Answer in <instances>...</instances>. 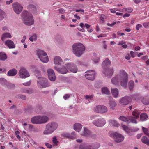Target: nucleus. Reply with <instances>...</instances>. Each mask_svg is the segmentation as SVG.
<instances>
[{
	"instance_id": "obj_39",
	"label": "nucleus",
	"mask_w": 149,
	"mask_h": 149,
	"mask_svg": "<svg viewBox=\"0 0 149 149\" xmlns=\"http://www.w3.org/2000/svg\"><path fill=\"white\" fill-rule=\"evenodd\" d=\"M142 142L147 145L149 146V140L146 136L143 137L141 139Z\"/></svg>"
},
{
	"instance_id": "obj_7",
	"label": "nucleus",
	"mask_w": 149,
	"mask_h": 149,
	"mask_svg": "<svg viewBox=\"0 0 149 149\" xmlns=\"http://www.w3.org/2000/svg\"><path fill=\"white\" fill-rule=\"evenodd\" d=\"M93 111L97 113L103 114L107 112L108 111V109L105 106L98 105L96 106L94 108Z\"/></svg>"
},
{
	"instance_id": "obj_53",
	"label": "nucleus",
	"mask_w": 149,
	"mask_h": 149,
	"mask_svg": "<svg viewBox=\"0 0 149 149\" xmlns=\"http://www.w3.org/2000/svg\"><path fill=\"white\" fill-rule=\"evenodd\" d=\"M33 90L31 88H27L26 93H27L29 94H31L33 93Z\"/></svg>"
},
{
	"instance_id": "obj_50",
	"label": "nucleus",
	"mask_w": 149,
	"mask_h": 149,
	"mask_svg": "<svg viewBox=\"0 0 149 149\" xmlns=\"http://www.w3.org/2000/svg\"><path fill=\"white\" fill-rule=\"evenodd\" d=\"M84 97L85 98H86V99L88 100L91 101L93 100V95H86L84 96Z\"/></svg>"
},
{
	"instance_id": "obj_62",
	"label": "nucleus",
	"mask_w": 149,
	"mask_h": 149,
	"mask_svg": "<svg viewBox=\"0 0 149 149\" xmlns=\"http://www.w3.org/2000/svg\"><path fill=\"white\" fill-rule=\"evenodd\" d=\"M105 18V16L104 15L102 14L100 15V19L102 21H103Z\"/></svg>"
},
{
	"instance_id": "obj_59",
	"label": "nucleus",
	"mask_w": 149,
	"mask_h": 149,
	"mask_svg": "<svg viewBox=\"0 0 149 149\" xmlns=\"http://www.w3.org/2000/svg\"><path fill=\"white\" fill-rule=\"evenodd\" d=\"M125 42L124 41H122L119 42L118 45H122V46L125 44Z\"/></svg>"
},
{
	"instance_id": "obj_8",
	"label": "nucleus",
	"mask_w": 149,
	"mask_h": 149,
	"mask_svg": "<svg viewBox=\"0 0 149 149\" xmlns=\"http://www.w3.org/2000/svg\"><path fill=\"white\" fill-rule=\"evenodd\" d=\"M110 136L112 137L114 141L116 143H119L123 141L124 139V137L121 134L116 132L112 134H109Z\"/></svg>"
},
{
	"instance_id": "obj_23",
	"label": "nucleus",
	"mask_w": 149,
	"mask_h": 149,
	"mask_svg": "<svg viewBox=\"0 0 149 149\" xmlns=\"http://www.w3.org/2000/svg\"><path fill=\"white\" fill-rule=\"evenodd\" d=\"M63 136L71 139H74L75 138L76 136L74 132H72L71 134L68 133H64L62 134Z\"/></svg>"
},
{
	"instance_id": "obj_60",
	"label": "nucleus",
	"mask_w": 149,
	"mask_h": 149,
	"mask_svg": "<svg viewBox=\"0 0 149 149\" xmlns=\"http://www.w3.org/2000/svg\"><path fill=\"white\" fill-rule=\"evenodd\" d=\"M6 70V69L5 68H0V73L5 72Z\"/></svg>"
},
{
	"instance_id": "obj_51",
	"label": "nucleus",
	"mask_w": 149,
	"mask_h": 149,
	"mask_svg": "<svg viewBox=\"0 0 149 149\" xmlns=\"http://www.w3.org/2000/svg\"><path fill=\"white\" fill-rule=\"evenodd\" d=\"M139 130V128L137 127L133 128H132L130 129V134L131 135V132H135Z\"/></svg>"
},
{
	"instance_id": "obj_12",
	"label": "nucleus",
	"mask_w": 149,
	"mask_h": 149,
	"mask_svg": "<svg viewBox=\"0 0 149 149\" xmlns=\"http://www.w3.org/2000/svg\"><path fill=\"white\" fill-rule=\"evenodd\" d=\"M118 118L119 120L124 122H127L130 121V122L136 124L137 123L136 119L131 116L126 117L124 116H122L119 117Z\"/></svg>"
},
{
	"instance_id": "obj_55",
	"label": "nucleus",
	"mask_w": 149,
	"mask_h": 149,
	"mask_svg": "<svg viewBox=\"0 0 149 149\" xmlns=\"http://www.w3.org/2000/svg\"><path fill=\"white\" fill-rule=\"evenodd\" d=\"M108 35V33H105V34H101L97 36V37L98 38H99L100 37H106Z\"/></svg>"
},
{
	"instance_id": "obj_49",
	"label": "nucleus",
	"mask_w": 149,
	"mask_h": 149,
	"mask_svg": "<svg viewBox=\"0 0 149 149\" xmlns=\"http://www.w3.org/2000/svg\"><path fill=\"white\" fill-rule=\"evenodd\" d=\"M142 128L145 134L149 136V132L148 129L146 128L143 127H142Z\"/></svg>"
},
{
	"instance_id": "obj_57",
	"label": "nucleus",
	"mask_w": 149,
	"mask_h": 149,
	"mask_svg": "<svg viewBox=\"0 0 149 149\" xmlns=\"http://www.w3.org/2000/svg\"><path fill=\"white\" fill-rule=\"evenodd\" d=\"M142 26V25L139 24H138L136 25V30H139V29L141 28Z\"/></svg>"
},
{
	"instance_id": "obj_58",
	"label": "nucleus",
	"mask_w": 149,
	"mask_h": 149,
	"mask_svg": "<svg viewBox=\"0 0 149 149\" xmlns=\"http://www.w3.org/2000/svg\"><path fill=\"white\" fill-rule=\"evenodd\" d=\"M27 89L26 88H22L20 89V91L22 93H26Z\"/></svg>"
},
{
	"instance_id": "obj_21",
	"label": "nucleus",
	"mask_w": 149,
	"mask_h": 149,
	"mask_svg": "<svg viewBox=\"0 0 149 149\" xmlns=\"http://www.w3.org/2000/svg\"><path fill=\"white\" fill-rule=\"evenodd\" d=\"M55 68L58 72L62 74H65L67 73L68 70L67 67L66 66L65 64L64 66L61 69L56 67H55Z\"/></svg>"
},
{
	"instance_id": "obj_29",
	"label": "nucleus",
	"mask_w": 149,
	"mask_h": 149,
	"mask_svg": "<svg viewBox=\"0 0 149 149\" xmlns=\"http://www.w3.org/2000/svg\"><path fill=\"white\" fill-rule=\"evenodd\" d=\"M17 73V71L15 69H13L8 71L7 75L9 76H14Z\"/></svg>"
},
{
	"instance_id": "obj_10",
	"label": "nucleus",
	"mask_w": 149,
	"mask_h": 149,
	"mask_svg": "<svg viewBox=\"0 0 149 149\" xmlns=\"http://www.w3.org/2000/svg\"><path fill=\"white\" fill-rule=\"evenodd\" d=\"M12 7L14 11L17 14H20L23 9V6L19 3L15 2L12 4Z\"/></svg>"
},
{
	"instance_id": "obj_27",
	"label": "nucleus",
	"mask_w": 149,
	"mask_h": 149,
	"mask_svg": "<svg viewBox=\"0 0 149 149\" xmlns=\"http://www.w3.org/2000/svg\"><path fill=\"white\" fill-rule=\"evenodd\" d=\"M31 123L34 124H40L39 116H36L31 118Z\"/></svg>"
},
{
	"instance_id": "obj_31",
	"label": "nucleus",
	"mask_w": 149,
	"mask_h": 149,
	"mask_svg": "<svg viewBox=\"0 0 149 149\" xmlns=\"http://www.w3.org/2000/svg\"><path fill=\"white\" fill-rule=\"evenodd\" d=\"M140 113V112L139 111L136 109H134L132 112V115L134 117L133 118H135L136 120L139 118Z\"/></svg>"
},
{
	"instance_id": "obj_15",
	"label": "nucleus",
	"mask_w": 149,
	"mask_h": 149,
	"mask_svg": "<svg viewBox=\"0 0 149 149\" xmlns=\"http://www.w3.org/2000/svg\"><path fill=\"white\" fill-rule=\"evenodd\" d=\"M131 99L130 97L125 96L119 100V103L122 105H126L131 102Z\"/></svg>"
},
{
	"instance_id": "obj_35",
	"label": "nucleus",
	"mask_w": 149,
	"mask_h": 149,
	"mask_svg": "<svg viewBox=\"0 0 149 149\" xmlns=\"http://www.w3.org/2000/svg\"><path fill=\"white\" fill-rule=\"evenodd\" d=\"M93 61L95 63H97L100 60V58L99 56H97V54L95 53H94L93 54Z\"/></svg>"
},
{
	"instance_id": "obj_43",
	"label": "nucleus",
	"mask_w": 149,
	"mask_h": 149,
	"mask_svg": "<svg viewBox=\"0 0 149 149\" xmlns=\"http://www.w3.org/2000/svg\"><path fill=\"white\" fill-rule=\"evenodd\" d=\"M37 39V36L36 34H34L32 35L29 38V40L31 41H34L36 40Z\"/></svg>"
},
{
	"instance_id": "obj_3",
	"label": "nucleus",
	"mask_w": 149,
	"mask_h": 149,
	"mask_svg": "<svg viewBox=\"0 0 149 149\" xmlns=\"http://www.w3.org/2000/svg\"><path fill=\"white\" fill-rule=\"evenodd\" d=\"M72 49L73 53L76 56L79 57L84 53L85 47L81 43H78L73 45Z\"/></svg>"
},
{
	"instance_id": "obj_46",
	"label": "nucleus",
	"mask_w": 149,
	"mask_h": 149,
	"mask_svg": "<svg viewBox=\"0 0 149 149\" xmlns=\"http://www.w3.org/2000/svg\"><path fill=\"white\" fill-rule=\"evenodd\" d=\"M142 102L143 104L146 105L149 104V99L143 98L142 100Z\"/></svg>"
},
{
	"instance_id": "obj_37",
	"label": "nucleus",
	"mask_w": 149,
	"mask_h": 149,
	"mask_svg": "<svg viewBox=\"0 0 149 149\" xmlns=\"http://www.w3.org/2000/svg\"><path fill=\"white\" fill-rule=\"evenodd\" d=\"M148 116L146 114L143 113L141 114L140 117V120L142 121H144L147 120Z\"/></svg>"
},
{
	"instance_id": "obj_33",
	"label": "nucleus",
	"mask_w": 149,
	"mask_h": 149,
	"mask_svg": "<svg viewBox=\"0 0 149 149\" xmlns=\"http://www.w3.org/2000/svg\"><path fill=\"white\" fill-rule=\"evenodd\" d=\"M82 127V125L80 124L79 123H76L74 125V129L75 131L78 132H79L81 130Z\"/></svg>"
},
{
	"instance_id": "obj_19",
	"label": "nucleus",
	"mask_w": 149,
	"mask_h": 149,
	"mask_svg": "<svg viewBox=\"0 0 149 149\" xmlns=\"http://www.w3.org/2000/svg\"><path fill=\"white\" fill-rule=\"evenodd\" d=\"M50 129L54 132L57 128L58 124L55 122H49L47 124Z\"/></svg>"
},
{
	"instance_id": "obj_64",
	"label": "nucleus",
	"mask_w": 149,
	"mask_h": 149,
	"mask_svg": "<svg viewBox=\"0 0 149 149\" xmlns=\"http://www.w3.org/2000/svg\"><path fill=\"white\" fill-rule=\"evenodd\" d=\"M70 97V95H69L66 94V95H65L63 96V98L65 100H66L67 99H68L69 98V97Z\"/></svg>"
},
{
	"instance_id": "obj_32",
	"label": "nucleus",
	"mask_w": 149,
	"mask_h": 149,
	"mask_svg": "<svg viewBox=\"0 0 149 149\" xmlns=\"http://www.w3.org/2000/svg\"><path fill=\"white\" fill-rule=\"evenodd\" d=\"M111 62L108 59H106L102 63V66L104 68L105 66L110 65Z\"/></svg>"
},
{
	"instance_id": "obj_48",
	"label": "nucleus",
	"mask_w": 149,
	"mask_h": 149,
	"mask_svg": "<svg viewBox=\"0 0 149 149\" xmlns=\"http://www.w3.org/2000/svg\"><path fill=\"white\" fill-rule=\"evenodd\" d=\"M28 8H33L35 10V11L33 13L36 14V6L32 4H30L28 6Z\"/></svg>"
},
{
	"instance_id": "obj_25",
	"label": "nucleus",
	"mask_w": 149,
	"mask_h": 149,
	"mask_svg": "<svg viewBox=\"0 0 149 149\" xmlns=\"http://www.w3.org/2000/svg\"><path fill=\"white\" fill-rule=\"evenodd\" d=\"M5 44L9 48H13L15 47L14 42L10 40H9L6 41Z\"/></svg>"
},
{
	"instance_id": "obj_9",
	"label": "nucleus",
	"mask_w": 149,
	"mask_h": 149,
	"mask_svg": "<svg viewBox=\"0 0 149 149\" xmlns=\"http://www.w3.org/2000/svg\"><path fill=\"white\" fill-rule=\"evenodd\" d=\"M18 74L20 77L22 79H25L30 76L27 70L24 67H21Z\"/></svg>"
},
{
	"instance_id": "obj_40",
	"label": "nucleus",
	"mask_w": 149,
	"mask_h": 149,
	"mask_svg": "<svg viewBox=\"0 0 149 149\" xmlns=\"http://www.w3.org/2000/svg\"><path fill=\"white\" fill-rule=\"evenodd\" d=\"M0 83L4 86H6L8 83L6 80L2 78H0Z\"/></svg>"
},
{
	"instance_id": "obj_47",
	"label": "nucleus",
	"mask_w": 149,
	"mask_h": 149,
	"mask_svg": "<svg viewBox=\"0 0 149 149\" xmlns=\"http://www.w3.org/2000/svg\"><path fill=\"white\" fill-rule=\"evenodd\" d=\"M5 15V13L0 9V20H2L3 19Z\"/></svg>"
},
{
	"instance_id": "obj_18",
	"label": "nucleus",
	"mask_w": 149,
	"mask_h": 149,
	"mask_svg": "<svg viewBox=\"0 0 149 149\" xmlns=\"http://www.w3.org/2000/svg\"><path fill=\"white\" fill-rule=\"evenodd\" d=\"M54 63L55 65H61L63 63V61L60 57L56 56L54 58Z\"/></svg>"
},
{
	"instance_id": "obj_30",
	"label": "nucleus",
	"mask_w": 149,
	"mask_h": 149,
	"mask_svg": "<svg viewBox=\"0 0 149 149\" xmlns=\"http://www.w3.org/2000/svg\"><path fill=\"white\" fill-rule=\"evenodd\" d=\"M109 124L112 126L118 127L119 125V124L114 119H110L109 120Z\"/></svg>"
},
{
	"instance_id": "obj_56",
	"label": "nucleus",
	"mask_w": 149,
	"mask_h": 149,
	"mask_svg": "<svg viewBox=\"0 0 149 149\" xmlns=\"http://www.w3.org/2000/svg\"><path fill=\"white\" fill-rule=\"evenodd\" d=\"M23 85L25 86H30L31 84V82L30 81H27L26 82L23 83L22 84Z\"/></svg>"
},
{
	"instance_id": "obj_54",
	"label": "nucleus",
	"mask_w": 149,
	"mask_h": 149,
	"mask_svg": "<svg viewBox=\"0 0 149 149\" xmlns=\"http://www.w3.org/2000/svg\"><path fill=\"white\" fill-rule=\"evenodd\" d=\"M52 141L56 145H57L58 143V141H57V139L55 137H53Z\"/></svg>"
},
{
	"instance_id": "obj_42",
	"label": "nucleus",
	"mask_w": 149,
	"mask_h": 149,
	"mask_svg": "<svg viewBox=\"0 0 149 149\" xmlns=\"http://www.w3.org/2000/svg\"><path fill=\"white\" fill-rule=\"evenodd\" d=\"M122 12L131 13L133 11V9L130 8H123L122 9Z\"/></svg>"
},
{
	"instance_id": "obj_41",
	"label": "nucleus",
	"mask_w": 149,
	"mask_h": 149,
	"mask_svg": "<svg viewBox=\"0 0 149 149\" xmlns=\"http://www.w3.org/2000/svg\"><path fill=\"white\" fill-rule=\"evenodd\" d=\"M7 58V57L5 53L3 52L0 53V60L4 61L6 60Z\"/></svg>"
},
{
	"instance_id": "obj_34",
	"label": "nucleus",
	"mask_w": 149,
	"mask_h": 149,
	"mask_svg": "<svg viewBox=\"0 0 149 149\" xmlns=\"http://www.w3.org/2000/svg\"><path fill=\"white\" fill-rule=\"evenodd\" d=\"M101 92L102 94L109 95L110 93V91L107 87H104L102 88Z\"/></svg>"
},
{
	"instance_id": "obj_17",
	"label": "nucleus",
	"mask_w": 149,
	"mask_h": 149,
	"mask_svg": "<svg viewBox=\"0 0 149 149\" xmlns=\"http://www.w3.org/2000/svg\"><path fill=\"white\" fill-rule=\"evenodd\" d=\"M114 72V70L113 68H111L107 69L104 70H103L102 72L105 76L110 77L113 74Z\"/></svg>"
},
{
	"instance_id": "obj_22",
	"label": "nucleus",
	"mask_w": 149,
	"mask_h": 149,
	"mask_svg": "<svg viewBox=\"0 0 149 149\" xmlns=\"http://www.w3.org/2000/svg\"><path fill=\"white\" fill-rule=\"evenodd\" d=\"M117 103L114 99L110 100L109 102L108 106L110 109L112 110H114L115 107L117 106Z\"/></svg>"
},
{
	"instance_id": "obj_13",
	"label": "nucleus",
	"mask_w": 149,
	"mask_h": 149,
	"mask_svg": "<svg viewBox=\"0 0 149 149\" xmlns=\"http://www.w3.org/2000/svg\"><path fill=\"white\" fill-rule=\"evenodd\" d=\"M95 71L93 70H89L86 71L85 75L86 78L89 80H93L95 77Z\"/></svg>"
},
{
	"instance_id": "obj_44",
	"label": "nucleus",
	"mask_w": 149,
	"mask_h": 149,
	"mask_svg": "<svg viewBox=\"0 0 149 149\" xmlns=\"http://www.w3.org/2000/svg\"><path fill=\"white\" fill-rule=\"evenodd\" d=\"M134 82L133 81H130L128 84V86L130 90H132L134 87Z\"/></svg>"
},
{
	"instance_id": "obj_1",
	"label": "nucleus",
	"mask_w": 149,
	"mask_h": 149,
	"mask_svg": "<svg viewBox=\"0 0 149 149\" xmlns=\"http://www.w3.org/2000/svg\"><path fill=\"white\" fill-rule=\"evenodd\" d=\"M128 81V74L122 69L120 70L117 74L113 77L111 80L113 85L118 86L120 83L121 86L124 88L126 87Z\"/></svg>"
},
{
	"instance_id": "obj_45",
	"label": "nucleus",
	"mask_w": 149,
	"mask_h": 149,
	"mask_svg": "<svg viewBox=\"0 0 149 149\" xmlns=\"http://www.w3.org/2000/svg\"><path fill=\"white\" fill-rule=\"evenodd\" d=\"M16 97L17 98H20L23 100H25L26 99V96L18 94L16 95Z\"/></svg>"
},
{
	"instance_id": "obj_6",
	"label": "nucleus",
	"mask_w": 149,
	"mask_h": 149,
	"mask_svg": "<svg viewBox=\"0 0 149 149\" xmlns=\"http://www.w3.org/2000/svg\"><path fill=\"white\" fill-rule=\"evenodd\" d=\"M37 84L38 86L40 88H45L50 86L47 79L42 77L38 78Z\"/></svg>"
},
{
	"instance_id": "obj_14",
	"label": "nucleus",
	"mask_w": 149,
	"mask_h": 149,
	"mask_svg": "<svg viewBox=\"0 0 149 149\" xmlns=\"http://www.w3.org/2000/svg\"><path fill=\"white\" fill-rule=\"evenodd\" d=\"M65 65L67 67L68 70L71 72L74 73H76L77 72L78 69L75 64L69 63L65 64Z\"/></svg>"
},
{
	"instance_id": "obj_36",
	"label": "nucleus",
	"mask_w": 149,
	"mask_h": 149,
	"mask_svg": "<svg viewBox=\"0 0 149 149\" xmlns=\"http://www.w3.org/2000/svg\"><path fill=\"white\" fill-rule=\"evenodd\" d=\"M121 125L123 129L124 130L125 132H127L130 135V128H129L127 126L124 125L123 124H121Z\"/></svg>"
},
{
	"instance_id": "obj_20",
	"label": "nucleus",
	"mask_w": 149,
	"mask_h": 149,
	"mask_svg": "<svg viewBox=\"0 0 149 149\" xmlns=\"http://www.w3.org/2000/svg\"><path fill=\"white\" fill-rule=\"evenodd\" d=\"M38 116L40 124L45 123L48 121L49 118L47 116L45 115Z\"/></svg>"
},
{
	"instance_id": "obj_63",
	"label": "nucleus",
	"mask_w": 149,
	"mask_h": 149,
	"mask_svg": "<svg viewBox=\"0 0 149 149\" xmlns=\"http://www.w3.org/2000/svg\"><path fill=\"white\" fill-rule=\"evenodd\" d=\"M130 54L132 57L134 58L135 57V53L133 51H130Z\"/></svg>"
},
{
	"instance_id": "obj_38",
	"label": "nucleus",
	"mask_w": 149,
	"mask_h": 149,
	"mask_svg": "<svg viewBox=\"0 0 149 149\" xmlns=\"http://www.w3.org/2000/svg\"><path fill=\"white\" fill-rule=\"evenodd\" d=\"M91 134V132L86 128H84L83 132L81 133V135L83 136H87L90 135Z\"/></svg>"
},
{
	"instance_id": "obj_16",
	"label": "nucleus",
	"mask_w": 149,
	"mask_h": 149,
	"mask_svg": "<svg viewBox=\"0 0 149 149\" xmlns=\"http://www.w3.org/2000/svg\"><path fill=\"white\" fill-rule=\"evenodd\" d=\"M47 72L49 79L52 81H54L56 78L53 70L51 69H49L47 70Z\"/></svg>"
},
{
	"instance_id": "obj_26",
	"label": "nucleus",
	"mask_w": 149,
	"mask_h": 149,
	"mask_svg": "<svg viewBox=\"0 0 149 149\" xmlns=\"http://www.w3.org/2000/svg\"><path fill=\"white\" fill-rule=\"evenodd\" d=\"M53 132L47 125L45 126V129L43 132V134L45 135H49L52 133Z\"/></svg>"
},
{
	"instance_id": "obj_11",
	"label": "nucleus",
	"mask_w": 149,
	"mask_h": 149,
	"mask_svg": "<svg viewBox=\"0 0 149 149\" xmlns=\"http://www.w3.org/2000/svg\"><path fill=\"white\" fill-rule=\"evenodd\" d=\"M100 144L98 143H95L91 145L85 146L84 145H81L79 149H98L100 147Z\"/></svg>"
},
{
	"instance_id": "obj_28",
	"label": "nucleus",
	"mask_w": 149,
	"mask_h": 149,
	"mask_svg": "<svg viewBox=\"0 0 149 149\" xmlns=\"http://www.w3.org/2000/svg\"><path fill=\"white\" fill-rule=\"evenodd\" d=\"M11 35L10 33L6 32L2 34L1 39L3 41H4L6 38H11Z\"/></svg>"
},
{
	"instance_id": "obj_5",
	"label": "nucleus",
	"mask_w": 149,
	"mask_h": 149,
	"mask_svg": "<svg viewBox=\"0 0 149 149\" xmlns=\"http://www.w3.org/2000/svg\"><path fill=\"white\" fill-rule=\"evenodd\" d=\"M36 55L42 62L46 63L49 61V57L47 54L44 50L40 49H37Z\"/></svg>"
},
{
	"instance_id": "obj_2",
	"label": "nucleus",
	"mask_w": 149,
	"mask_h": 149,
	"mask_svg": "<svg viewBox=\"0 0 149 149\" xmlns=\"http://www.w3.org/2000/svg\"><path fill=\"white\" fill-rule=\"evenodd\" d=\"M22 17L23 23L26 25L31 26L34 24L33 17L28 12L26 11H23L22 13Z\"/></svg>"
},
{
	"instance_id": "obj_4",
	"label": "nucleus",
	"mask_w": 149,
	"mask_h": 149,
	"mask_svg": "<svg viewBox=\"0 0 149 149\" xmlns=\"http://www.w3.org/2000/svg\"><path fill=\"white\" fill-rule=\"evenodd\" d=\"M97 117V116L96 115H93L91 116V120H93L92 122V124L98 127L104 126L106 123L105 119L102 118Z\"/></svg>"
},
{
	"instance_id": "obj_61",
	"label": "nucleus",
	"mask_w": 149,
	"mask_h": 149,
	"mask_svg": "<svg viewBox=\"0 0 149 149\" xmlns=\"http://www.w3.org/2000/svg\"><path fill=\"white\" fill-rule=\"evenodd\" d=\"M130 14L129 13H126L124 15H123V18L128 17L130 16Z\"/></svg>"
},
{
	"instance_id": "obj_24",
	"label": "nucleus",
	"mask_w": 149,
	"mask_h": 149,
	"mask_svg": "<svg viewBox=\"0 0 149 149\" xmlns=\"http://www.w3.org/2000/svg\"><path fill=\"white\" fill-rule=\"evenodd\" d=\"M111 93L113 96L115 98L119 97V91L117 88H112L111 90Z\"/></svg>"
},
{
	"instance_id": "obj_52",
	"label": "nucleus",
	"mask_w": 149,
	"mask_h": 149,
	"mask_svg": "<svg viewBox=\"0 0 149 149\" xmlns=\"http://www.w3.org/2000/svg\"><path fill=\"white\" fill-rule=\"evenodd\" d=\"M20 134L19 131H15V134L16 137L19 139H20L21 136L19 135Z\"/></svg>"
}]
</instances>
